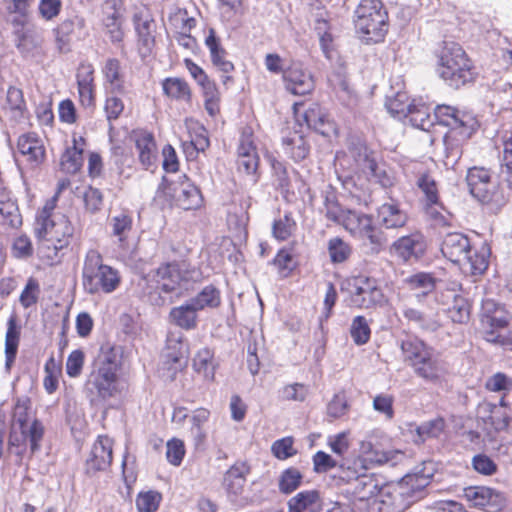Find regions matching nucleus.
I'll use <instances>...</instances> for the list:
<instances>
[{"label": "nucleus", "instance_id": "obj_1", "mask_svg": "<svg viewBox=\"0 0 512 512\" xmlns=\"http://www.w3.org/2000/svg\"><path fill=\"white\" fill-rule=\"evenodd\" d=\"M119 354L114 347L102 346L87 376L84 391L91 403L107 400L117 392Z\"/></svg>", "mask_w": 512, "mask_h": 512}, {"label": "nucleus", "instance_id": "obj_2", "mask_svg": "<svg viewBox=\"0 0 512 512\" xmlns=\"http://www.w3.org/2000/svg\"><path fill=\"white\" fill-rule=\"evenodd\" d=\"M435 56L438 75L450 87L457 89L474 80L472 61L458 43L444 41L435 51Z\"/></svg>", "mask_w": 512, "mask_h": 512}, {"label": "nucleus", "instance_id": "obj_3", "mask_svg": "<svg viewBox=\"0 0 512 512\" xmlns=\"http://www.w3.org/2000/svg\"><path fill=\"white\" fill-rule=\"evenodd\" d=\"M400 348L404 361L425 381L436 382L446 373V364L440 354L419 338L407 337Z\"/></svg>", "mask_w": 512, "mask_h": 512}, {"label": "nucleus", "instance_id": "obj_4", "mask_svg": "<svg viewBox=\"0 0 512 512\" xmlns=\"http://www.w3.org/2000/svg\"><path fill=\"white\" fill-rule=\"evenodd\" d=\"M326 217L341 224L351 235L367 240L373 253H378L386 242L384 233L373 224L370 215L356 211H343L337 204H331L327 198Z\"/></svg>", "mask_w": 512, "mask_h": 512}, {"label": "nucleus", "instance_id": "obj_5", "mask_svg": "<svg viewBox=\"0 0 512 512\" xmlns=\"http://www.w3.org/2000/svg\"><path fill=\"white\" fill-rule=\"evenodd\" d=\"M73 231L70 221L63 214L54 217L37 216L34 224L40 252L50 260L57 258L58 252L68 246Z\"/></svg>", "mask_w": 512, "mask_h": 512}, {"label": "nucleus", "instance_id": "obj_6", "mask_svg": "<svg viewBox=\"0 0 512 512\" xmlns=\"http://www.w3.org/2000/svg\"><path fill=\"white\" fill-rule=\"evenodd\" d=\"M441 252L452 263L471 274H482L488 267V250L473 251L469 238L459 232L447 233L441 243Z\"/></svg>", "mask_w": 512, "mask_h": 512}, {"label": "nucleus", "instance_id": "obj_7", "mask_svg": "<svg viewBox=\"0 0 512 512\" xmlns=\"http://www.w3.org/2000/svg\"><path fill=\"white\" fill-rule=\"evenodd\" d=\"M121 278L116 269L104 264L102 255L90 249L84 258L82 285L88 294H110L120 285Z\"/></svg>", "mask_w": 512, "mask_h": 512}, {"label": "nucleus", "instance_id": "obj_8", "mask_svg": "<svg viewBox=\"0 0 512 512\" xmlns=\"http://www.w3.org/2000/svg\"><path fill=\"white\" fill-rule=\"evenodd\" d=\"M355 29L367 42L377 43L388 31V14L380 0H361L355 10Z\"/></svg>", "mask_w": 512, "mask_h": 512}, {"label": "nucleus", "instance_id": "obj_9", "mask_svg": "<svg viewBox=\"0 0 512 512\" xmlns=\"http://www.w3.org/2000/svg\"><path fill=\"white\" fill-rule=\"evenodd\" d=\"M434 122L449 128L444 136L447 149L458 147L468 140L477 127L476 120L469 114L448 105H438L433 113Z\"/></svg>", "mask_w": 512, "mask_h": 512}, {"label": "nucleus", "instance_id": "obj_10", "mask_svg": "<svg viewBox=\"0 0 512 512\" xmlns=\"http://www.w3.org/2000/svg\"><path fill=\"white\" fill-rule=\"evenodd\" d=\"M200 276L198 269L182 261L162 264L155 270L153 280L156 283V289L160 292L179 296L182 282L197 281Z\"/></svg>", "mask_w": 512, "mask_h": 512}, {"label": "nucleus", "instance_id": "obj_11", "mask_svg": "<svg viewBox=\"0 0 512 512\" xmlns=\"http://www.w3.org/2000/svg\"><path fill=\"white\" fill-rule=\"evenodd\" d=\"M334 30L332 26L328 25L326 20L322 19V51L329 63L328 69L331 71L327 79L331 85L339 86L343 91H346V65L333 44L335 38Z\"/></svg>", "mask_w": 512, "mask_h": 512}, {"label": "nucleus", "instance_id": "obj_12", "mask_svg": "<svg viewBox=\"0 0 512 512\" xmlns=\"http://www.w3.org/2000/svg\"><path fill=\"white\" fill-rule=\"evenodd\" d=\"M469 193L483 204L499 202V183L484 167L469 168L466 175Z\"/></svg>", "mask_w": 512, "mask_h": 512}, {"label": "nucleus", "instance_id": "obj_13", "mask_svg": "<svg viewBox=\"0 0 512 512\" xmlns=\"http://www.w3.org/2000/svg\"><path fill=\"white\" fill-rule=\"evenodd\" d=\"M137 35V51L144 60L150 57L155 48L157 24L147 7L138 8L133 15Z\"/></svg>", "mask_w": 512, "mask_h": 512}, {"label": "nucleus", "instance_id": "obj_14", "mask_svg": "<svg viewBox=\"0 0 512 512\" xmlns=\"http://www.w3.org/2000/svg\"><path fill=\"white\" fill-rule=\"evenodd\" d=\"M382 436H384V434L380 430H374L367 435L366 439L361 441L359 461L364 469H368L370 466L383 465L386 463L395 465L398 459L403 456L399 451L381 450L375 440Z\"/></svg>", "mask_w": 512, "mask_h": 512}, {"label": "nucleus", "instance_id": "obj_15", "mask_svg": "<svg viewBox=\"0 0 512 512\" xmlns=\"http://www.w3.org/2000/svg\"><path fill=\"white\" fill-rule=\"evenodd\" d=\"M350 305L357 308L369 309L385 302L384 294L375 279L357 277L350 291Z\"/></svg>", "mask_w": 512, "mask_h": 512}, {"label": "nucleus", "instance_id": "obj_16", "mask_svg": "<svg viewBox=\"0 0 512 512\" xmlns=\"http://www.w3.org/2000/svg\"><path fill=\"white\" fill-rule=\"evenodd\" d=\"M509 318L505 310L493 300H485L482 304L481 330L483 338L490 343V338L502 336L508 325Z\"/></svg>", "mask_w": 512, "mask_h": 512}, {"label": "nucleus", "instance_id": "obj_17", "mask_svg": "<svg viewBox=\"0 0 512 512\" xmlns=\"http://www.w3.org/2000/svg\"><path fill=\"white\" fill-rule=\"evenodd\" d=\"M477 418L484 423L488 435L506 430L511 420L504 398L499 404L486 401L480 403L477 408Z\"/></svg>", "mask_w": 512, "mask_h": 512}, {"label": "nucleus", "instance_id": "obj_18", "mask_svg": "<svg viewBox=\"0 0 512 512\" xmlns=\"http://www.w3.org/2000/svg\"><path fill=\"white\" fill-rule=\"evenodd\" d=\"M391 249L405 262L418 261L426 252L427 242L423 234L414 232L393 242Z\"/></svg>", "mask_w": 512, "mask_h": 512}, {"label": "nucleus", "instance_id": "obj_19", "mask_svg": "<svg viewBox=\"0 0 512 512\" xmlns=\"http://www.w3.org/2000/svg\"><path fill=\"white\" fill-rule=\"evenodd\" d=\"M113 441L107 436H99L86 459L87 473L106 470L112 462Z\"/></svg>", "mask_w": 512, "mask_h": 512}, {"label": "nucleus", "instance_id": "obj_20", "mask_svg": "<svg viewBox=\"0 0 512 512\" xmlns=\"http://www.w3.org/2000/svg\"><path fill=\"white\" fill-rule=\"evenodd\" d=\"M463 497L476 508H495L499 509L504 505L503 495L486 486H469L464 488Z\"/></svg>", "mask_w": 512, "mask_h": 512}, {"label": "nucleus", "instance_id": "obj_21", "mask_svg": "<svg viewBox=\"0 0 512 512\" xmlns=\"http://www.w3.org/2000/svg\"><path fill=\"white\" fill-rule=\"evenodd\" d=\"M386 488L380 477L375 474H363L352 484V494L356 500L369 501L377 496L382 497Z\"/></svg>", "mask_w": 512, "mask_h": 512}, {"label": "nucleus", "instance_id": "obj_22", "mask_svg": "<svg viewBox=\"0 0 512 512\" xmlns=\"http://www.w3.org/2000/svg\"><path fill=\"white\" fill-rule=\"evenodd\" d=\"M182 178L183 181H181L178 187L174 189L177 205L184 210L200 207L202 203L200 190L186 177V175H183Z\"/></svg>", "mask_w": 512, "mask_h": 512}, {"label": "nucleus", "instance_id": "obj_23", "mask_svg": "<svg viewBox=\"0 0 512 512\" xmlns=\"http://www.w3.org/2000/svg\"><path fill=\"white\" fill-rule=\"evenodd\" d=\"M19 153L25 157L33 167L39 165L45 156V149L41 140L34 134H25L17 142Z\"/></svg>", "mask_w": 512, "mask_h": 512}, {"label": "nucleus", "instance_id": "obj_24", "mask_svg": "<svg viewBox=\"0 0 512 512\" xmlns=\"http://www.w3.org/2000/svg\"><path fill=\"white\" fill-rule=\"evenodd\" d=\"M283 79L287 91L295 96H304L311 92L313 80L309 73L299 68H290L284 72Z\"/></svg>", "mask_w": 512, "mask_h": 512}, {"label": "nucleus", "instance_id": "obj_25", "mask_svg": "<svg viewBox=\"0 0 512 512\" xmlns=\"http://www.w3.org/2000/svg\"><path fill=\"white\" fill-rule=\"evenodd\" d=\"M408 216L396 203H384L377 209V221L386 229H397L405 226Z\"/></svg>", "mask_w": 512, "mask_h": 512}, {"label": "nucleus", "instance_id": "obj_26", "mask_svg": "<svg viewBox=\"0 0 512 512\" xmlns=\"http://www.w3.org/2000/svg\"><path fill=\"white\" fill-rule=\"evenodd\" d=\"M78 93L84 107L94 105V69L91 65H81L77 72Z\"/></svg>", "mask_w": 512, "mask_h": 512}, {"label": "nucleus", "instance_id": "obj_27", "mask_svg": "<svg viewBox=\"0 0 512 512\" xmlns=\"http://www.w3.org/2000/svg\"><path fill=\"white\" fill-rule=\"evenodd\" d=\"M135 146L138 152L140 163L146 168H150L157 161V147L154 137L151 133L140 132L135 136Z\"/></svg>", "mask_w": 512, "mask_h": 512}, {"label": "nucleus", "instance_id": "obj_28", "mask_svg": "<svg viewBox=\"0 0 512 512\" xmlns=\"http://www.w3.org/2000/svg\"><path fill=\"white\" fill-rule=\"evenodd\" d=\"M192 366L194 371L201 375L205 381H214L218 363L212 350L206 347L200 349L193 358Z\"/></svg>", "mask_w": 512, "mask_h": 512}, {"label": "nucleus", "instance_id": "obj_29", "mask_svg": "<svg viewBox=\"0 0 512 512\" xmlns=\"http://www.w3.org/2000/svg\"><path fill=\"white\" fill-rule=\"evenodd\" d=\"M249 472L250 468L246 463H236L231 466L224 476V486L227 492L234 495L240 494Z\"/></svg>", "mask_w": 512, "mask_h": 512}, {"label": "nucleus", "instance_id": "obj_30", "mask_svg": "<svg viewBox=\"0 0 512 512\" xmlns=\"http://www.w3.org/2000/svg\"><path fill=\"white\" fill-rule=\"evenodd\" d=\"M197 312L198 309L189 300L180 306L172 308L169 316L175 325L190 330L197 325Z\"/></svg>", "mask_w": 512, "mask_h": 512}, {"label": "nucleus", "instance_id": "obj_31", "mask_svg": "<svg viewBox=\"0 0 512 512\" xmlns=\"http://www.w3.org/2000/svg\"><path fill=\"white\" fill-rule=\"evenodd\" d=\"M205 44L210 51L212 63L222 72L229 73L234 69V65L225 59L226 51L220 44L213 29L209 30V35L205 39Z\"/></svg>", "mask_w": 512, "mask_h": 512}, {"label": "nucleus", "instance_id": "obj_32", "mask_svg": "<svg viewBox=\"0 0 512 512\" xmlns=\"http://www.w3.org/2000/svg\"><path fill=\"white\" fill-rule=\"evenodd\" d=\"M21 326L15 313L11 314L7 321V331L5 335V354L6 362L15 360L19 342H20Z\"/></svg>", "mask_w": 512, "mask_h": 512}, {"label": "nucleus", "instance_id": "obj_33", "mask_svg": "<svg viewBox=\"0 0 512 512\" xmlns=\"http://www.w3.org/2000/svg\"><path fill=\"white\" fill-rule=\"evenodd\" d=\"M419 176L416 180V186L422 191L425 195L426 205L430 209V214L432 216H436L438 212L433 208L434 205H439L438 203V188L436 181L433 177L427 172L418 171Z\"/></svg>", "mask_w": 512, "mask_h": 512}, {"label": "nucleus", "instance_id": "obj_34", "mask_svg": "<svg viewBox=\"0 0 512 512\" xmlns=\"http://www.w3.org/2000/svg\"><path fill=\"white\" fill-rule=\"evenodd\" d=\"M283 149L295 161L304 159L308 154V146L303 136L296 131L283 137Z\"/></svg>", "mask_w": 512, "mask_h": 512}, {"label": "nucleus", "instance_id": "obj_35", "mask_svg": "<svg viewBox=\"0 0 512 512\" xmlns=\"http://www.w3.org/2000/svg\"><path fill=\"white\" fill-rule=\"evenodd\" d=\"M102 72L106 83L109 84L111 92H124V81L121 73V64L115 58H109L103 66Z\"/></svg>", "mask_w": 512, "mask_h": 512}, {"label": "nucleus", "instance_id": "obj_36", "mask_svg": "<svg viewBox=\"0 0 512 512\" xmlns=\"http://www.w3.org/2000/svg\"><path fill=\"white\" fill-rule=\"evenodd\" d=\"M445 429V421L441 417L423 422L416 428V436L414 442L417 444L424 443L431 438H438Z\"/></svg>", "mask_w": 512, "mask_h": 512}, {"label": "nucleus", "instance_id": "obj_37", "mask_svg": "<svg viewBox=\"0 0 512 512\" xmlns=\"http://www.w3.org/2000/svg\"><path fill=\"white\" fill-rule=\"evenodd\" d=\"M4 110L9 112L11 117L15 120L23 117L26 111V102L21 89L13 86L9 87L6 94Z\"/></svg>", "mask_w": 512, "mask_h": 512}, {"label": "nucleus", "instance_id": "obj_38", "mask_svg": "<svg viewBox=\"0 0 512 512\" xmlns=\"http://www.w3.org/2000/svg\"><path fill=\"white\" fill-rule=\"evenodd\" d=\"M271 167L273 170V176L275 178L276 186L281 190L283 196L288 200H292V196H294V192L291 191V183H290V174L287 170V167L284 163L273 159L271 161Z\"/></svg>", "mask_w": 512, "mask_h": 512}, {"label": "nucleus", "instance_id": "obj_39", "mask_svg": "<svg viewBox=\"0 0 512 512\" xmlns=\"http://www.w3.org/2000/svg\"><path fill=\"white\" fill-rule=\"evenodd\" d=\"M403 316L408 322L424 331L433 332L440 326L439 322L435 318L425 315L415 308L405 307L403 309Z\"/></svg>", "mask_w": 512, "mask_h": 512}, {"label": "nucleus", "instance_id": "obj_40", "mask_svg": "<svg viewBox=\"0 0 512 512\" xmlns=\"http://www.w3.org/2000/svg\"><path fill=\"white\" fill-rule=\"evenodd\" d=\"M190 301L198 311L205 308H216L221 303L220 291L213 285H207Z\"/></svg>", "mask_w": 512, "mask_h": 512}, {"label": "nucleus", "instance_id": "obj_41", "mask_svg": "<svg viewBox=\"0 0 512 512\" xmlns=\"http://www.w3.org/2000/svg\"><path fill=\"white\" fill-rule=\"evenodd\" d=\"M409 122L414 126L424 131H429L434 125V118L431 115L429 108L424 104H414L407 117Z\"/></svg>", "mask_w": 512, "mask_h": 512}, {"label": "nucleus", "instance_id": "obj_42", "mask_svg": "<svg viewBox=\"0 0 512 512\" xmlns=\"http://www.w3.org/2000/svg\"><path fill=\"white\" fill-rule=\"evenodd\" d=\"M164 93L173 99L189 102L191 90L186 81L180 78H167L163 82Z\"/></svg>", "mask_w": 512, "mask_h": 512}, {"label": "nucleus", "instance_id": "obj_43", "mask_svg": "<svg viewBox=\"0 0 512 512\" xmlns=\"http://www.w3.org/2000/svg\"><path fill=\"white\" fill-rule=\"evenodd\" d=\"M385 105L391 115L402 119L409 115L413 103L409 102L405 92H397L393 97H387Z\"/></svg>", "mask_w": 512, "mask_h": 512}, {"label": "nucleus", "instance_id": "obj_44", "mask_svg": "<svg viewBox=\"0 0 512 512\" xmlns=\"http://www.w3.org/2000/svg\"><path fill=\"white\" fill-rule=\"evenodd\" d=\"M0 223L10 228H17L22 224L18 206L11 199L0 200Z\"/></svg>", "mask_w": 512, "mask_h": 512}, {"label": "nucleus", "instance_id": "obj_45", "mask_svg": "<svg viewBox=\"0 0 512 512\" xmlns=\"http://www.w3.org/2000/svg\"><path fill=\"white\" fill-rule=\"evenodd\" d=\"M209 416L210 412L205 408H198L193 411V414L190 418V421L192 423L190 434L196 446L203 444L206 438V433L203 430V425L208 421Z\"/></svg>", "mask_w": 512, "mask_h": 512}, {"label": "nucleus", "instance_id": "obj_46", "mask_svg": "<svg viewBox=\"0 0 512 512\" xmlns=\"http://www.w3.org/2000/svg\"><path fill=\"white\" fill-rule=\"evenodd\" d=\"M61 168L68 174H75L83 165V149L67 148L61 157Z\"/></svg>", "mask_w": 512, "mask_h": 512}, {"label": "nucleus", "instance_id": "obj_47", "mask_svg": "<svg viewBox=\"0 0 512 512\" xmlns=\"http://www.w3.org/2000/svg\"><path fill=\"white\" fill-rule=\"evenodd\" d=\"M349 153L362 170L366 169L369 162L375 159L374 153L369 151L366 144L359 138L351 140Z\"/></svg>", "mask_w": 512, "mask_h": 512}, {"label": "nucleus", "instance_id": "obj_48", "mask_svg": "<svg viewBox=\"0 0 512 512\" xmlns=\"http://www.w3.org/2000/svg\"><path fill=\"white\" fill-rule=\"evenodd\" d=\"M319 498L316 490L303 491L292 497L288 502L289 512H303Z\"/></svg>", "mask_w": 512, "mask_h": 512}, {"label": "nucleus", "instance_id": "obj_49", "mask_svg": "<svg viewBox=\"0 0 512 512\" xmlns=\"http://www.w3.org/2000/svg\"><path fill=\"white\" fill-rule=\"evenodd\" d=\"M20 432L23 440L29 441L31 451L35 452L38 450L39 442L44 434V427L42 423L37 419H34L31 423H28L24 429H21Z\"/></svg>", "mask_w": 512, "mask_h": 512}, {"label": "nucleus", "instance_id": "obj_50", "mask_svg": "<svg viewBox=\"0 0 512 512\" xmlns=\"http://www.w3.org/2000/svg\"><path fill=\"white\" fill-rule=\"evenodd\" d=\"M111 226L113 235L118 238V242L123 246L132 228L131 217L124 213L114 216L111 219Z\"/></svg>", "mask_w": 512, "mask_h": 512}, {"label": "nucleus", "instance_id": "obj_51", "mask_svg": "<svg viewBox=\"0 0 512 512\" xmlns=\"http://www.w3.org/2000/svg\"><path fill=\"white\" fill-rule=\"evenodd\" d=\"M182 342L181 338H173L169 337L167 339V347L164 353V358L166 359L165 364L169 365V369L173 370V375L177 371L176 364L179 363L182 358Z\"/></svg>", "mask_w": 512, "mask_h": 512}, {"label": "nucleus", "instance_id": "obj_52", "mask_svg": "<svg viewBox=\"0 0 512 512\" xmlns=\"http://www.w3.org/2000/svg\"><path fill=\"white\" fill-rule=\"evenodd\" d=\"M407 283L412 290H419L423 295H427L434 290L436 279L430 273L420 272L410 276Z\"/></svg>", "mask_w": 512, "mask_h": 512}, {"label": "nucleus", "instance_id": "obj_53", "mask_svg": "<svg viewBox=\"0 0 512 512\" xmlns=\"http://www.w3.org/2000/svg\"><path fill=\"white\" fill-rule=\"evenodd\" d=\"M162 500V495L157 491H146L138 494L136 507L139 512H155Z\"/></svg>", "mask_w": 512, "mask_h": 512}, {"label": "nucleus", "instance_id": "obj_54", "mask_svg": "<svg viewBox=\"0 0 512 512\" xmlns=\"http://www.w3.org/2000/svg\"><path fill=\"white\" fill-rule=\"evenodd\" d=\"M40 295V285L35 278L30 277L22 290L19 302L25 309L36 305Z\"/></svg>", "mask_w": 512, "mask_h": 512}, {"label": "nucleus", "instance_id": "obj_55", "mask_svg": "<svg viewBox=\"0 0 512 512\" xmlns=\"http://www.w3.org/2000/svg\"><path fill=\"white\" fill-rule=\"evenodd\" d=\"M281 277L285 278L295 269L297 262L294 255L287 249H281L273 260Z\"/></svg>", "mask_w": 512, "mask_h": 512}, {"label": "nucleus", "instance_id": "obj_56", "mask_svg": "<svg viewBox=\"0 0 512 512\" xmlns=\"http://www.w3.org/2000/svg\"><path fill=\"white\" fill-rule=\"evenodd\" d=\"M103 24L123 21V3L121 0H106L102 4Z\"/></svg>", "mask_w": 512, "mask_h": 512}, {"label": "nucleus", "instance_id": "obj_57", "mask_svg": "<svg viewBox=\"0 0 512 512\" xmlns=\"http://www.w3.org/2000/svg\"><path fill=\"white\" fill-rule=\"evenodd\" d=\"M328 252L333 263H342L348 259L351 249L341 238H332L328 243Z\"/></svg>", "mask_w": 512, "mask_h": 512}, {"label": "nucleus", "instance_id": "obj_58", "mask_svg": "<svg viewBox=\"0 0 512 512\" xmlns=\"http://www.w3.org/2000/svg\"><path fill=\"white\" fill-rule=\"evenodd\" d=\"M302 479L301 473L295 468L286 469L280 476L279 489L282 493L289 494L298 488Z\"/></svg>", "mask_w": 512, "mask_h": 512}, {"label": "nucleus", "instance_id": "obj_59", "mask_svg": "<svg viewBox=\"0 0 512 512\" xmlns=\"http://www.w3.org/2000/svg\"><path fill=\"white\" fill-rule=\"evenodd\" d=\"M295 229L296 223L288 214L275 220L272 227L274 237L282 241L288 239Z\"/></svg>", "mask_w": 512, "mask_h": 512}, {"label": "nucleus", "instance_id": "obj_60", "mask_svg": "<svg viewBox=\"0 0 512 512\" xmlns=\"http://www.w3.org/2000/svg\"><path fill=\"white\" fill-rule=\"evenodd\" d=\"M350 332L354 342L362 345L368 342L371 331L367 320L363 316H357L353 319Z\"/></svg>", "mask_w": 512, "mask_h": 512}, {"label": "nucleus", "instance_id": "obj_61", "mask_svg": "<svg viewBox=\"0 0 512 512\" xmlns=\"http://www.w3.org/2000/svg\"><path fill=\"white\" fill-rule=\"evenodd\" d=\"M349 404L347 396L344 392H339L334 395L332 400L327 405V416L331 418H340L347 414Z\"/></svg>", "mask_w": 512, "mask_h": 512}, {"label": "nucleus", "instance_id": "obj_62", "mask_svg": "<svg viewBox=\"0 0 512 512\" xmlns=\"http://www.w3.org/2000/svg\"><path fill=\"white\" fill-rule=\"evenodd\" d=\"M238 171L251 177L252 183L258 180L257 171L259 165L258 154L246 155L245 157H238L237 160Z\"/></svg>", "mask_w": 512, "mask_h": 512}, {"label": "nucleus", "instance_id": "obj_63", "mask_svg": "<svg viewBox=\"0 0 512 512\" xmlns=\"http://www.w3.org/2000/svg\"><path fill=\"white\" fill-rule=\"evenodd\" d=\"M448 313L453 322L464 323L469 319L470 305L465 299L456 297L454 304L449 308Z\"/></svg>", "mask_w": 512, "mask_h": 512}, {"label": "nucleus", "instance_id": "obj_64", "mask_svg": "<svg viewBox=\"0 0 512 512\" xmlns=\"http://www.w3.org/2000/svg\"><path fill=\"white\" fill-rule=\"evenodd\" d=\"M271 451L273 455L280 460H285L289 457H292L297 452L293 447L292 437H284L282 439L276 440L271 446Z\"/></svg>", "mask_w": 512, "mask_h": 512}]
</instances>
